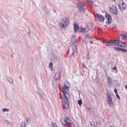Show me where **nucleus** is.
<instances>
[{"label": "nucleus", "mask_w": 127, "mask_h": 127, "mask_svg": "<svg viewBox=\"0 0 127 127\" xmlns=\"http://www.w3.org/2000/svg\"><path fill=\"white\" fill-rule=\"evenodd\" d=\"M64 87H63L62 91L64 98L62 100V101L64 107L65 109H68L69 107L68 99L69 98V95L66 92L65 89L67 91H68L70 85L68 82H66L64 84Z\"/></svg>", "instance_id": "f257e3e1"}, {"label": "nucleus", "mask_w": 127, "mask_h": 127, "mask_svg": "<svg viewBox=\"0 0 127 127\" xmlns=\"http://www.w3.org/2000/svg\"><path fill=\"white\" fill-rule=\"evenodd\" d=\"M96 16L97 19L100 21H103L105 20L106 22V24L107 25H109L111 22V16L107 14L106 15L105 18L101 15L98 14H96Z\"/></svg>", "instance_id": "f03ea898"}, {"label": "nucleus", "mask_w": 127, "mask_h": 127, "mask_svg": "<svg viewBox=\"0 0 127 127\" xmlns=\"http://www.w3.org/2000/svg\"><path fill=\"white\" fill-rule=\"evenodd\" d=\"M69 21L68 18H64L62 19L59 22V24L62 28L65 29L66 26L69 24Z\"/></svg>", "instance_id": "7ed1b4c3"}, {"label": "nucleus", "mask_w": 127, "mask_h": 127, "mask_svg": "<svg viewBox=\"0 0 127 127\" xmlns=\"http://www.w3.org/2000/svg\"><path fill=\"white\" fill-rule=\"evenodd\" d=\"M110 11L111 13L115 15H117L118 14L117 8L116 6H113L111 7H110Z\"/></svg>", "instance_id": "20e7f679"}, {"label": "nucleus", "mask_w": 127, "mask_h": 127, "mask_svg": "<svg viewBox=\"0 0 127 127\" xmlns=\"http://www.w3.org/2000/svg\"><path fill=\"white\" fill-rule=\"evenodd\" d=\"M61 123L62 125L64 126H66V125H67L68 121H69V119L68 118L66 117L64 119H62L60 120Z\"/></svg>", "instance_id": "39448f33"}, {"label": "nucleus", "mask_w": 127, "mask_h": 127, "mask_svg": "<svg viewBox=\"0 0 127 127\" xmlns=\"http://www.w3.org/2000/svg\"><path fill=\"white\" fill-rule=\"evenodd\" d=\"M107 103L110 105H111L113 104V102L112 99L111 98V96L109 93H107Z\"/></svg>", "instance_id": "423d86ee"}, {"label": "nucleus", "mask_w": 127, "mask_h": 127, "mask_svg": "<svg viewBox=\"0 0 127 127\" xmlns=\"http://www.w3.org/2000/svg\"><path fill=\"white\" fill-rule=\"evenodd\" d=\"M61 60V58L58 56L54 55V56L52 58V60L55 63H57L60 61Z\"/></svg>", "instance_id": "0eeeda50"}, {"label": "nucleus", "mask_w": 127, "mask_h": 127, "mask_svg": "<svg viewBox=\"0 0 127 127\" xmlns=\"http://www.w3.org/2000/svg\"><path fill=\"white\" fill-rule=\"evenodd\" d=\"M105 45L108 47L112 46H114V44L113 40H111L108 41L105 43Z\"/></svg>", "instance_id": "6e6552de"}, {"label": "nucleus", "mask_w": 127, "mask_h": 127, "mask_svg": "<svg viewBox=\"0 0 127 127\" xmlns=\"http://www.w3.org/2000/svg\"><path fill=\"white\" fill-rule=\"evenodd\" d=\"M72 49L73 50V53L71 55V56H72L76 52L77 47L75 45H74L72 46Z\"/></svg>", "instance_id": "1a4fd4ad"}, {"label": "nucleus", "mask_w": 127, "mask_h": 127, "mask_svg": "<svg viewBox=\"0 0 127 127\" xmlns=\"http://www.w3.org/2000/svg\"><path fill=\"white\" fill-rule=\"evenodd\" d=\"M79 26L76 23L74 24V31L75 32H77L78 31L79 29Z\"/></svg>", "instance_id": "9d476101"}, {"label": "nucleus", "mask_w": 127, "mask_h": 127, "mask_svg": "<svg viewBox=\"0 0 127 127\" xmlns=\"http://www.w3.org/2000/svg\"><path fill=\"white\" fill-rule=\"evenodd\" d=\"M107 80L109 84L111 85L112 84V78L108 76H107Z\"/></svg>", "instance_id": "9b49d317"}, {"label": "nucleus", "mask_w": 127, "mask_h": 127, "mask_svg": "<svg viewBox=\"0 0 127 127\" xmlns=\"http://www.w3.org/2000/svg\"><path fill=\"white\" fill-rule=\"evenodd\" d=\"M77 36L76 35H74L72 36L71 38V41L73 43V44H74L76 40Z\"/></svg>", "instance_id": "f8f14e48"}, {"label": "nucleus", "mask_w": 127, "mask_h": 127, "mask_svg": "<svg viewBox=\"0 0 127 127\" xmlns=\"http://www.w3.org/2000/svg\"><path fill=\"white\" fill-rule=\"evenodd\" d=\"M120 38L122 39H127V34H121L120 36Z\"/></svg>", "instance_id": "ddd939ff"}, {"label": "nucleus", "mask_w": 127, "mask_h": 127, "mask_svg": "<svg viewBox=\"0 0 127 127\" xmlns=\"http://www.w3.org/2000/svg\"><path fill=\"white\" fill-rule=\"evenodd\" d=\"M60 74V73H56L54 77V79L56 81H57L58 80L59 77V75Z\"/></svg>", "instance_id": "4468645a"}, {"label": "nucleus", "mask_w": 127, "mask_h": 127, "mask_svg": "<svg viewBox=\"0 0 127 127\" xmlns=\"http://www.w3.org/2000/svg\"><path fill=\"white\" fill-rule=\"evenodd\" d=\"M67 125L69 127H75V125L74 124L69 120V121H68Z\"/></svg>", "instance_id": "2eb2a0df"}, {"label": "nucleus", "mask_w": 127, "mask_h": 127, "mask_svg": "<svg viewBox=\"0 0 127 127\" xmlns=\"http://www.w3.org/2000/svg\"><path fill=\"white\" fill-rule=\"evenodd\" d=\"M7 79L11 84H13V80L12 78L10 77H8L7 78Z\"/></svg>", "instance_id": "dca6fc26"}, {"label": "nucleus", "mask_w": 127, "mask_h": 127, "mask_svg": "<svg viewBox=\"0 0 127 127\" xmlns=\"http://www.w3.org/2000/svg\"><path fill=\"white\" fill-rule=\"evenodd\" d=\"M38 92L40 95V96L41 99L43 98L44 95L43 94L42 91L41 90H39L38 91Z\"/></svg>", "instance_id": "f3484780"}, {"label": "nucleus", "mask_w": 127, "mask_h": 127, "mask_svg": "<svg viewBox=\"0 0 127 127\" xmlns=\"http://www.w3.org/2000/svg\"><path fill=\"white\" fill-rule=\"evenodd\" d=\"M122 6L123 9V10H126L127 9V6L125 4V3L124 2H123L122 3Z\"/></svg>", "instance_id": "a211bd4d"}, {"label": "nucleus", "mask_w": 127, "mask_h": 127, "mask_svg": "<svg viewBox=\"0 0 127 127\" xmlns=\"http://www.w3.org/2000/svg\"><path fill=\"white\" fill-rule=\"evenodd\" d=\"M114 46L117 45V46H119L120 45L119 44L120 43V41H118L116 40H114Z\"/></svg>", "instance_id": "6ab92c4d"}, {"label": "nucleus", "mask_w": 127, "mask_h": 127, "mask_svg": "<svg viewBox=\"0 0 127 127\" xmlns=\"http://www.w3.org/2000/svg\"><path fill=\"white\" fill-rule=\"evenodd\" d=\"M120 45L119 46H121L122 47H126L127 45H126L124 43L120 41V43L119 44Z\"/></svg>", "instance_id": "aec40b11"}, {"label": "nucleus", "mask_w": 127, "mask_h": 127, "mask_svg": "<svg viewBox=\"0 0 127 127\" xmlns=\"http://www.w3.org/2000/svg\"><path fill=\"white\" fill-rule=\"evenodd\" d=\"M79 10L81 11H84L85 10V5L84 4H83L79 8Z\"/></svg>", "instance_id": "412c9836"}, {"label": "nucleus", "mask_w": 127, "mask_h": 127, "mask_svg": "<svg viewBox=\"0 0 127 127\" xmlns=\"http://www.w3.org/2000/svg\"><path fill=\"white\" fill-rule=\"evenodd\" d=\"M53 63L52 62H51L49 64V68H51V70L52 71L53 70Z\"/></svg>", "instance_id": "4be33fe9"}, {"label": "nucleus", "mask_w": 127, "mask_h": 127, "mask_svg": "<svg viewBox=\"0 0 127 127\" xmlns=\"http://www.w3.org/2000/svg\"><path fill=\"white\" fill-rule=\"evenodd\" d=\"M81 31L83 32H88L89 31V29L82 28L81 29Z\"/></svg>", "instance_id": "5701e85b"}, {"label": "nucleus", "mask_w": 127, "mask_h": 127, "mask_svg": "<svg viewBox=\"0 0 127 127\" xmlns=\"http://www.w3.org/2000/svg\"><path fill=\"white\" fill-rule=\"evenodd\" d=\"M120 51H122V52L124 53H126L127 52V50L125 48H122L121 47Z\"/></svg>", "instance_id": "b1692460"}, {"label": "nucleus", "mask_w": 127, "mask_h": 127, "mask_svg": "<svg viewBox=\"0 0 127 127\" xmlns=\"http://www.w3.org/2000/svg\"><path fill=\"white\" fill-rule=\"evenodd\" d=\"M110 29H113L114 28H117V26L116 25L112 24L111 25L110 27Z\"/></svg>", "instance_id": "393cba45"}, {"label": "nucleus", "mask_w": 127, "mask_h": 127, "mask_svg": "<svg viewBox=\"0 0 127 127\" xmlns=\"http://www.w3.org/2000/svg\"><path fill=\"white\" fill-rule=\"evenodd\" d=\"M21 127H25L26 124L24 122H21L20 125Z\"/></svg>", "instance_id": "a878e982"}, {"label": "nucleus", "mask_w": 127, "mask_h": 127, "mask_svg": "<svg viewBox=\"0 0 127 127\" xmlns=\"http://www.w3.org/2000/svg\"><path fill=\"white\" fill-rule=\"evenodd\" d=\"M121 47H114V49L116 50L120 51Z\"/></svg>", "instance_id": "bb28decb"}, {"label": "nucleus", "mask_w": 127, "mask_h": 127, "mask_svg": "<svg viewBox=\"0 0 127 127\" xmlns=\"http://www.w3.org/2000/svg\"><path fill=\"white\" fill-rule=\"evenodd\" d=\"M4 122L7 124H11V122L9 121L8 120H4Z\"/></svg>", "instance_id": "cd10ccee"}, {"label": "nucleus", "mask_w": 127, "mask_h": 127, "mask_svg": "<svg viewBox=\"0 0 127 127\" xmlns=\"http://www.w3.org/2000/svg\"><path fill=\"white\" fill-rule=\"evenodd\" d=\"M9 110V109L4 108L2 109V111L3 112H8Z\"/></svg>", "instance_id": "c85d7f7f"}, {"label": "nucleus", "mask_w": 127, "mask_h": 127, "mask_svg": "<svg viewBox=\"0 0 127 127\" xmlns=\"http://www.w3.org/2000/svg\"><path fill=\"white\" fill-rule=\"evenodd\" d=\"M77 4L78 6L79 7V8L83 4L82 3L79 2H77Z\"/></svg>", "instance_id": "c756f323"}, {"label": "nucleus", "mask_w": 127, "mask_h": 127, "mask_svg": "<svg viewBox=\"0 0 127 127\" xmlns=\"http://www.w3.org/2000/svg\"><path fill=\"white\" fill-rule=\"evenodd\" d=\"M51 126L52 127H58L57 125L54 123H52Z\"/></svg>", "instance_id": "7c9ffc66"}, {"label": "nucleus", "mask_w": 127, "mask_h": 127, "mask_svg": "<svg viewBox=\"0 0 127 127\" xmlns=\"http://www.w3.org/2000/svg\"><path fill=\"white\" fill-rule=\"evenodd\" d=\"M118 6L119 7V8L120 9V10L121 11H123V9L121 7V5L120 4H118Z\"/></svg>", "instance_id": "2f4dec72"}, {"label": "nucleus", "mask_w": 127, "mask_h": 127, "mask_svg": "<svg viewBox=\"0 0 127 127\" xmlns=\"http://www.w3.org/2000/svg\"><path fill=\"white\" fill-rule=\"evenodd\" d=\"M82 101L80 99L78 101V103L79 105H81L82 104Z\"/></svg>", "instance_id": "473e14b6"}, {"label": "nucleus", "mask_w": 127, "mask_h": 127, "mask_svg": "<svg viewBox=\"0 0 127 127\" xmlns=\"http://www.w3.org/2000/svg\"><path fill=\"white\" fill-rule=\"evenodd\" d=\"M86 38H88L90 39H92V37L89 35L87 36Z\"/></svg>", "instance_id": "72a5a7b5"}, {"label": "nucleus", "mask_w": 127, "mask_h": 127, "mask_svg": "<svg viewBox=\"0 0 127 127\" xmlns=\"http://www.w3.org/2000/svg\"><path fill=\"white\" fill-rule=\"evenodd\" d=\"M87 59L88 60H90V56L89 55H87Z\"/></svg>", "instance_id": "f704fd0d"}, {"label": "nucleus", "mask_w": 127, "mask_h": 127, "mask_svg": "<svg viewBox=\"0 0 127 127\" xmlns=\"http://www.w3.org/2000/svg\"><path fill=\"white\" fill-rule=\"evenodd\" d=\"M116 94V96H117V98L119 99H120V97H119V95H118V94Z\"/></svg>", "instance_id": "c9c22d12"}, {"label": "nucleus", "mask_w": 127, "mask_h": 127, "mask_svg": "<svg viewBox=\"0 0 127 127\" xmlns=\"http://www.w3.org/2000/svg\"><path fill=\"white\" fill-rule=\"evenodd\" d=\"M114 91L116 94H118V92L117 90L116 89H115L114 90Z\"/></svg>", "instance_id": "e433bc0d"}, {"label": "nucleus", "mask_w": 127, "mask_h": 127, "mask_svg": "<svg viewBox=\"0 0 127 127\" xmlns=\"http://www.w3.org/2000/svg\"><path fill=\"white\" fill-rule=\"evenodd\" d=\"M88 1L90 3H93V2L91 0H88Z\"/></svg>", "instance_id": "4c0bfd02"}, {"label": "nucleus", "mask_w": 127, "mask_h": 127, "mask_svg": "<svg viewBox=\"0 0 127 127\" xmlns=\"http://www.w3.org/2000/svg\"><path fill=\"white\" fill-rule=\"evenodd\" d=\"M116 69H117V67L116 66L114 67L113 68V69L114 70H116Z\"/></svg>", "instance_id": "58836bf2"}, {"label": "nucleus", "mask_w": 127, "mask_h": 127, "mask_svg": "<svg viewBox=\"0 0 127 127\" xmlns=\"http://www.w3.org/2000/svg\"><path fill=\"white\" fill-rule=\"evenodd\" d=\"M87 109L88 110H90L91 109V108L90 107H87Z\"/></svg>", "instance_id": "ea45409f"}, {"label": "nucleus", "mask_w": 127, "mask_h": 127, "mask_svg": "<svg viewBox=\"0 0 127 127\" xmlns=\"http://www.w3.org/2000/svg\"><path fill=\"white\" fill-rule=\"evenodd\" d=\"M90 42L91 44H92L93 43V42L91 40L90 41Z\"/></svg>", "instance_id": "a19ab883"}, {"label": "nucleus", "mask_w": 127, "mask_h": 127, "mask_svg": "<svg viewBox=\"0 0 127 127\" xmlns=\"http://www.w3.org/2000/svg\"><path fill=\"white\" fill-rule=\"evenodd\" d=\"M83 66H84V67H85V68H86V66L85 65V64H83Z\"/></svg>", "instance_id": "79ce46f5"}, {"label": "nucleus", "mask_w": 127, "mask_h": 127, "mask_svg": "<svg viewBox=\"0 0 127 127\" xmlns=\"http://www.w3.org/2000/svg\"><path fill=\"white\" fill-rule=\"evenodd\" d=\"M115 73L116 74H117L118 73V71H117V70H116L115 72Z\"/></svg>", "instance_id": "37998d69"}, {"label": "nucleus", "mask_w": 127, "mask_h": 127, "mask_svg": "<svg viewBox=\"0 0 127 127\" xmlns=\"http://www.w3.org/2000/svg\"><path fill=\"white\" fill-rule=\"evenodd\" d=\"M125 88L126 89H127V85H126V86L125 87Z\"/></svg>", "instance_id": "c03bdc74"}, {"label": "nucleus", "mask_w": 127, "mask_h": 127, "mask_svg": "<svg viewBox=\"0 0 127 127\" xmlns=\"http://www.w3.org/2000/svg\"><path fill=\"white\" fill-rule=\"evenodd\" d=\"M28 121V119H27V120H26V121Z\"/></svg>", "instance_id": "a18cd8bd"}, {"label": "nucleus", "mask_w": 127, "mask_h": 127, "mask_svg": "<svg viewBox=\"0 0 127 127\" xmlns=\"http://www.w3.org/2000/svg\"><path fill=\"white\" fill-rule=\"evenodd\" d=\"M110 127H115L114 126H111Z\"/></svg>", "instance_id": "49530a36"}]
</instances>
